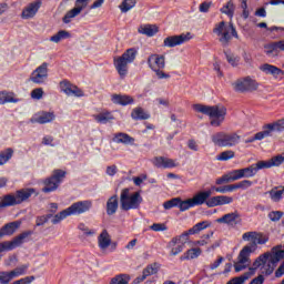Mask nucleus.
Instances as JSON below:
<instances>
[{"instance_id":"nucleus-1","label":"nucleus","mask_w":284,"mask_h":284,"mask_svg":"<svg viewBox=\"0 0 284 284\" xmlns=\"http://www.w3.org/2000/svg\"><path fill=\"white\" fill-rule=\"evenodd\" d=\"M243 241H250L252 244L244 246L234 263L235 272H243L252 264L250 256L258 250V245H265L270 241V236L258 232H246L242 235Z\"/></svg>"},{"instance_id":"nucleus-2","label":"nucleus","mask_w":284,"mask_h":284,"mask_svg":"<svg viewBox=\"0 0 284 284\" xmlns=\"http://www.w3.org/2000/svg\"><path fill=\"white\" fill-rule=\"evenodd\" d=\"M281 250H283V245H276L272 248V253L266 252L260 255L253 262V267H257V270L261 268L262 274L270 276L274 273V270H276V264L284 258Z\"/></svg>"},{"instance_id":"nucleus-3","label":"nucleus","mask_w":284,"mask_h":284,"mask_svg":"<svg viewBox=\"0 0 284 284\" xmlns=\"http://www.w3.org/2000/svg\"><path fill=\"white\" fill-rule=\"evenodd\" d=\"M193 110L209 116L213 128H221L227 115V109L223 105L193 104Z\"/></svg>"},{"instance_id":"nucleus-4","label":"nucleus","mask_w":284,"mask_h":284,"mask_svg":"<svg viewBox=\"0 0 284 284\" xmlns=\"http://www.w3.org/2000/svg\"><path fill=\"white\" fill-rule=\"evenodd\" d=\"M139 51L135 48L128 49L122 55L113 58V65L120 75V79H125L128 77V65L134 63Z\"/></svg>"},{"instance_id":"nucleus-5","label":"nucleus","mask_w":284,"mask_h":284,"mask_svg":"<svg viewBox=\"0 0 284 284\" xmlns=\"http://www.w3.org/2000/svg\"><path fill=\"white\" fill-rule=\"evenodd\" d=\"M32 194L39 195L36 189H21L16 191L14 194H7L0 202V207H13L14 205H21L26 203Z\"/></svg>"},{"instance_id":"nucleus-6","label":"nucleus","mask_w":284,"mask_h":284,"mask_svg":"<svg viewBox=\"0 0 284 284\" xmlns=\"http://www.w3.org/2000/svg\"><path fill=\"white\" fill-rule=\"evenodd\" d=\"M213 34H216L221 45L223 48H227L230 45V42L232 41V37L235 39H239V32H236V28H234V24L225 23V21H221L215 24L213 29Z\"/></svg>"},{"instance_id":"nucleus-7","label":"nucleus","mask_w":284,"mask_h":284,"mask_svg":"<svg viewBox=\"0 0 284 284\" xmlns=\"http://www.w3.org/2000/svg\"><path fill=\"white\" fill-rule=\"evenodd\" d=\"M141 203H143V197L141 193L135 192L130 194V189H123L120 194V207L124 212L130 210H139Z\"/></svg>"},{"instance_id":"nucleus-8","label":"nucleus","mask_w":284,"mask_h":284,"mask_svg":"<svg viewBox=\"0 0 284 284\" xmlns=\"http://www.w3.org/2000/svg\"><path fill=\"white\" fill-rule=\"evenodd\" d=\"M214 145L219 148H234L241 143V135L236 132H217L211 136Z\"/></svg>"},{"instance_id":"nucleus-9","label":"nucleus","mask_w":284,"mask_h":284,"mask_svg":"<svg viewBox=\"0 0 284 284\" xmlns=\"http://www.w3.org/2000/svg\"><path fill=\"white\" fill-rule=\"evenodd\" d=\"M148 65L150 70L155 73L158 79H170V73L163 71V69H165V55L156 53L151 54L148 58Z\"/></svg>"},{"instance_id":"nucleus-10","label":"nucleus","mask_w":284,"mask_h":284,"mask_svg":"<svg viewBox=\"0 0 284 284\" xmlns=\"http://www.w3.org/2000/svg\"><path fill=\"white\" fill-rule=\"evenodd\" d=\"M63 179H65V171L59 169L54 170L52 175L44 180V186L42 187V192H44V194H50V192H57Z\"/></svg>"},{"instance_id":"nucleus-11","label":"nucleus","mask_w":284,"mask_h":284,"mask_svg":"<svg viewBox=\"0 0 284 284\" xmlns=\"http://www.w3.org/2000/svg\"><path fill=\"white\" fill-rule=\"evenodd\" d=\"M32 234H34L32 231H24L16 236L12 241L0 243V252H11V250H16V247H21V245L26 243V239H30Z\"/></svg>"},{"instance_id":"nucleus-12","label":"nucleus","mask_w":284,"mask_h":284,"mask_svg":"<svg viewBox=\"0 0 284 284\" xmlns=\"http://www.w3.org/2000/svg\"><path fill=\"white\" fill-rule=\"evenodd\" d=\"M89 4L90 0H75L74 7L71 10L67 11L64 17L62 18V21L67 24L72 23V20L77 19V17H79V14H81V12H83Z\"/></svg>"},{"instance_id":"nucleus-13","label":"nucleus","mask_w":284,"mask_h":284,"mask_svg":"<svg viewBox=\"0 0 284 284\" xmlns=\"http://www.w3.org/2000/svg\"><path fill=\"white\" fill-rule=\"evenodd\" d=\"M233 89L235 92H254L258 90V83L250 77L241 78L233 83Z\"/></svg>"},{"instance_id":"nucleus-14","label":"nucleus","mask_w":284,"mask_h":284,"mask_svg":"<svg viewBox=\"0 0 284 284\" xmlns=\"http://www.w3.org/2000/svg\"><path fill=\"white\" fill-rule=\"evenodd\" d=\"M26 270H28V266L22 265L12 271H0V284H10L14 278L23 276V274H26Z\"/></svg>"},{"instance_id":"nucleus-15","label":"nucleus","mask_w":284,"mask_h":284,"mask_svg":"<svg viewBox=\"0 0 284 284\" xmlns=\"http://www.w3.org/2000/svg\"><path fill=\"white\" fill-rule=\"evenodd\" d=\"M90 210H92V201L85 200L73 203L67 209V212H69V216H79L90 212Z\"/></svg>"},{"instance_id":"nucleus-16","label":"nucleus","mask_w":284,"mask_h":284,"mask_svg":"<svg viewBox=\"0 0 284 284\" xmlns=\"http://www.w3.org/2000/svg\"><path fill=\"white\" fill-rule=\"evenodd\" d=\"M192 39L191 33H182L180 36H171L164 39L163 45L164 48H176V45H183V43H187Z\"/></svg>"},{"instance_id":"nucleus-17","label":"nucleus","mask_w":284,"mask_h":284,"mask_svg":"<svg viewBox=\"0 0 284 284\" xmlns=\"http://www.w3.org/2000/svg\"><path fill=\"white\" fill-rule=\"evenodd\" d=\"M206 227H207L206 222H200V223L195 224L189 231L182 233L180 236L173 237L171 243H172V245H179V243H181V239H183L184 241H187L190 235L199 234V232H202V230H205Z\"/></svg>"},{"instance_id":"nucleus-18","label":"nucleus","mask_w":284,"mask_h":284,"mask_svg":"<svg viewBox=\"0 0 284 284\" xmlns=\"http://www.w3.org/2000/svg\"><path fill=\"white\" fill-rule=\"evenodd\" d=\"M264 52L271 59L278 57L280 52H284V40L266 43Z\"/></svg>"},{"instance_id":"nucleus-19","label":"nucleus","mask_w":284,"mask_h":284,"mask_svg":"<svg viewBox=\"0 0 284 284\" xmlns=\"http://www.w3.org/2000/svg\"><path fill=\"white\" fill-rule=\"evenodd\" d=\"M45 79H48V62H43L32 72L30 81L41 84L45 82Z\"/></svg>"},{"instance_id":"nucleus-20","label":"nucleus","mask_w":284,"mask_h":284,"mask_svg":"<svg viewBox=\"0 0 284 284\" xmlns=\"http://www.w3.org/2000/svg\"><path fill=\"white\" fill-rule=\"evenodd\" d=\"M216 223H223L224 225H241L243 220L241 219V213H239V211H234L232 213L224 214L222 217H219Z\"/></svg>"},{"instance_id":"nucleus-21","label":"nucleus","mask_w":284,"mask_h":284,"mask_svg":"<svg viewBox=\"0 0 284 284\" xmlns=\"http://www.w3.org/2000/svg\"><path fill=\"white\" fill-rule=\"evenodd\" d=\"M60 90L61 92H64L67 97H83V91L68 80L60 82Z\"/></svg>"},{"instance_id":"nucleus-22","label":"nucleus","mask_w":284,"mask_h":284,"mask_svg":"<svg viewBox=\"0 0 284 284\" xmlns=\"http://www.w3.org/2000/svg\"><path fill=\"white\" fill-rule=\"evenodd\" d=\"M159 270H161V264H159V263H152V264L148 265L143 270L142 276L136 277L133 281V283L134 284L143 283V281H145V278H148V276H154V274H159Z\"/></svg>"},{"instance_id":"nucleus-23","label":"nucleus","mask_w":284,"mask_h":284,"mask_svg":"<svg viewBox=\"0 0 284 284\" xmlns=\"http://www.w3.org/2000/svg\"><path fill=\"white\" fill-rule=\"evenodd\" d=\"M264 136H272V132H284V119L276 120L263 126Z\"/></svg>"},{"instance_id":"nucleus-24","label":"nucleus","mask_w":284,"mask_h":284,"mask_svg":"<svg viewBox=\"0 0 284 284\" xmlns=\"http://www.w3.org/2000/svg\"><path fill=\"white\" fill-rule=\"evenodd\" d=\"M153 165L155 168L168 170L171 168H179V161L165 156H156L153 159Z\"/></svg>"},{"instance_id":"nucleus-25","label":"nucleus","mask_w":284,"mask_h":284,"mask_svg":"<svg viewBox=\"0 0 284 284\" xmlns=\"http://www.w3.org/2000/svg\"><path fill=\"white\" fill-rule=\"evenodd\" d=\"M41 8V0H36L31 3H29L21 13V17L23 19H34L37 17V12H39V9Z\"/></svg>"},{"instance_id":"nucleus-26","label":"nucleus","mask_w":284,"mask_h":284,"mask_svg":"<svg viewBox=\"0 0 284 284\" xmlns=\"http://www.w3.org/2000/svg\"><path fill=\"white\" fill-rule=\"evenodd\" d=\"M234 203V197L227 195H216L207 200V207H217L219 205H230Z\"/></svg>"},{"instance_id":"nucleus-27","label":"nucleus","mask_w":284,"mask_h":284,"mask_svg":"<svg viewBox=\"0 0 284 284\" xmlns=\"http://www.w3.org/2000/svg\"><path fill=\"white\" fill-rule=\"evenodd\" d=\"M212 196V191H201L196 193L192 199L191 202L193 203V207H196V205H203L204 203L207 205V201Z\"/></svg>"},{"instance_id":"nucleus-28","label":"nucleus","mask_w":284,"mask_h":284,"mask_svg":"<svg viewBox=\"0 0 284 284\" xmlns=\"http://www.w3.org/2000/svg\"><path fill=\"white\" fill-rule=\"evenodd\" d=\"M19 227H21V222L18 221L6 224L0 229V239H3V236H12Z\"/></svg>"},{"instance_id":"nucleus-29","label":"nucleus","mask_w":284,"mask_h":284,"mask_svg":"<svg viewBox=\"0 0 284 284\" xmlns=\"http://www.w3.org/2000/svg\"><path fill=\"white\" fill-rule=\"evenodd\" d=\"M256 270H257V267H255V266L250 267L248 272L244 273L241 276L233 277L226 284H244L245 281H248L250 278H252V276H254L256 274Z\"/></svg>"},{"instance_id":"nucleus-30","label":"nucleus","mask_w":284,"mask_h":284,"mask_svg":"<svg viewBox=\"0 0 284 284\" xmlns=\"http://www.w3.org/2000/svg\"><path fill=\"white\" fill-rule=\"evenodd\" d=\"M98 245L102 251H105L110 245H112V236H110L108 230H103L98 236Z\"/></svg>"},{"instance_id":"nucleus-31","label":"nucleus","mask_w":284,"mask_h":284,"mask_svg":"<svg viewBox=\"0 0 284 284\" xmlns=\"http://www.w3.org/2000/svg\"><path fill=\"white\" fill-rule=\"evenodd\" d=\"M261 72H264V74H271L275 79H278L281 74H284L283 70L280 68L272 65L270 63H264L260 67Z\"/></svg>"},{"instance_id":"nucleus-32","label":"nucleus","mask_w":284,"mask_h":284,"mask_svg":"<svg viewBox=\"0 0 284 284\" xmlns=\"http://www.w3.org/2000/svg\"><path fill=\"white\" fill-rule=\"evenodd\" d=\"M111 101L115 105H131V103H134V98L125 94H113Z\"/></svg>"},{"instance_id":"nucleus-33","label":"nucleus","mask_w":284,"mask_h":284,"mask_svg":"<svg viewBox=\"0 0 284 284\" xmlns=\"http://www.w3.org/2000/svg\"><path fill=\"white\" fill-rule=\"evenodd\" d=\"M267 194L273 203H281L284 199V186H275L271 189Z\"/></svg>"},{"instance_id":"nucleus-34","label":"nucleus","mask_w":284,"mask_h":284,"mask_svg":"<svg viewBox=\"0 0 284 284\" xmlns=\"http://www.w3.org/2000/svg\"><path fill=\"white\" fill-rule=\"evenodd\" d=\"M119 210V196L113 195L106 202V214L112 216V214H116Z\"/></svg>"},{"instance_id":"nucleus-35","label":"nucleus","mask_w":284,"mask_h":284,"mask_svg":"<svg viewBox=\"0 0 284 284\" xmlns=\"http://www.w3.org/2000/svg\"><path fill=\"white\" fill-rule=\"evenodd\" d=\"M138 32L140 34H145L146 37H154V34L159 32V27L154 24H144L138 29Z\"/></svg>"},{"instance_id":"nucleus-36","label":"nucleus","mask_w":284,"mask_h":284,"mask_svg":"<svg viewBox=\"0 0 284 284\" xmlns=\"http://www.w3.org/2000/svg\"><path fill=\"white\" fill-rule=\"evenodd\" d=\"M202 252L203 251L200 247L187 250L182 256H180V261H192L194 258H199Z\"/></svg>"},{"instance_id":"nucleus-37","label":"nucleus","mask_w":284,"mask_h":284,"mask_svg":"<svg viewBox=\"0 0 284 284\" xmlns=\"http://www.w3.org/2000/svg\"><path fill=\"white\" fill-rule=\"evenodd\" d=\"M114 143H123L124 145H132L134 143V138L128 135L126 133H116L113 138Z\"/></svg>"},{"instance_id":"nucleus-38","label":"nucleus","mask_w":284,"mask_h":284,"mask_svg":"<svg viewBox=\"0 0 284 284\" xmlns=\"http://www.w3.org/2000/svg\"><path fill=\"white\" fill-rule=\"evenodd\" d=\"M6 103H19V99L14 98V93H8L6 91L0 92V105Z\"/></svg>"},{"instance_id":"nucleus-39","label":"nucleus","mask_w":284,"mask_h":284,"mask_svg":"<svg viewBox=\"0 0 284 284\" xmlns=\"http://www.w3.org/2000/svg\"><path fill=\"white\" fill-rule=\"evenodd\" d=\"M52 121H54V113H50V112H44L40 114L38 118H36L34 120H32L33 123H40L41 125L45 123H52Z\"/></svg>"},{"instance_id":"nucleus-40","label":"nucleus","mask_w":284,"mask_h":284,"mask_svg":"<svg viewBox=\"0 0 284 284\" xmlns=\"http://www.w3.org/2000/svg\"><path fill=\"white\" fill-rule=\"evenodd\" d=\"M93 119L97 121V123H110V121H114V115L110 112H102L99 114L93 115Z\"/></svg>"},{"instance_id":"nucleus-41","label":"nucleus","mask_w":284,"mask_h":284,"mask_svg":"<svg viewBox=\"0 0 284 284\" xmlns=\"http://www.w3.org/2000/svg\"><path fill=\"white\" fill-rule=\"evenodd\" d=\"M70 37H72L70 34V31H67V30H60L58 31L55 34H53L51 38H50V41L52 43H61V41H63V39H70Z\"/></svg>"},{"instance_id":"nucleus-42","label":"nucleus","mask_w":284,"mask_h":284,"mask_svg":"<svg viewBox=\"0 0 284 284\" xmlns=\"http://www.w3.org/2000/svg\"><path fill=\"white\" fill-rule=\"evenodd\" d=\"M234 2L229 1L226 4L223 6V8L220 9V12H222V14H226L232 19V17H234Z\"/></svg>"},{"instance_id":"nucleus-43","label":"nucleus","mask_w":284,"mask_h":284,"mask_svg":"<svg viewBox=\"0 0 284 284\" xmlns=\"http://www.w3.org/2000/svg\"><path fill=\"white\" fill-rule=\"evenodd\" d=\"M134 6H136V0H123L119 8L121 12L125 13L130 12Z\"/></svg>"},{"instance_id":"nucleus-44","label":"nucleus","mask_w":284,"mask_h":284,"mask_svg":"<svg viewBox=\"0 0 284 284\" xmlns=\"http://www.w3.org/2000/svg\"><path fill=\"white\" fill-rule=\"evenodd\" d=\"M132 119L135 120H145L150 119V114L145 113L143 109L141 108H135L132 113H131Z\"/></svg>"},{"instance_id":"nucleus-45","label":"nucleus","mask_w":284,"mask_h":284,"mask_svg":"<svg viewBox=\"0 0 284 284\" xmlns=\"http://www.w3.org/2000/svg\"><path fill=\"white\" fill-rule=\"evenodd\" d=\"M241 172L243 174V179H252V176H256V166L253 164L251 166L241 169Z\"/></svg>"},{"instance_id":"nucleus-46","label":"nucleus","mask_w":284,"mask_h":284,"mask_svg":"<svg viewBox=\"0 0 284 284\" xmlns=\"http://www.w3.org/2000/svg\"><path fill=\"white\" fill-rule=\"evenodd\" d=\"M14 154V150L12 149H6L3 152L0 153V165H6V162L9 159H12V155Z\"/></svg>"},{"instance_id":"nucleus-47","label":"nucleus","mask_w":284,"mask_h":284,"mask_svg":"<svg viewBox=\"0 0 284 284\" xmlns=\"http://www.w3.org/2000/svg\"><path fill=\"white\" fill-rule=\"evenodd\" d=\"M225 57H226L227 63H230V65H232L233 68H236L239 63H241V57L232 52L225 53Z\"/></svg>"},{"instance_id":"nucleus-48","label":"nucleus","mask_w":284,"mask_h":284,"mask_svg":"<svg viewBox=\"0 0 284 284\" xmlns=\"http://www.w3.org/2000/svg\"><path fill=\"white\" fill-rule=\"evenodd\" d=\"M178 207L180 209V212H186L190 207H194V204L192 203V199L182 201L181 197H179Z\"/></svg>"},{"instance_id":"nucleus-49","label":"nucleus","mask_w":284,"mask_h":284,"mask_svg":"<svg viewBox=\"0 0 284 284\" xmlns=\"http://www.w3.org/2000/svg\"><path fill=\"white\" fill-rule=\"evenodd\" d=\"M236 156V153L232 150H226L216 156L217 161H230Z\"/></svg>"},{"instance_id":"nucleus-50","label":"nucleus","mask_w":284,"mask_h":284,"mask_svg":"<svg viewBox=\"0 0 284 284\" xmlns=\"http://www.w3.org/2000/svg\"><path fill=\"white\" fill-rule=\"evenodd\" d=\"M68 216H70V213L67 210L61 211L60 213L55 214L53 216V219L51 220V223H53V225H57L59 223H61V221H63V219H68Z\"/></svg>"},{"instance_id":"nucleus-51","label":"nucleus","mask_w":284,"mask_h":284,"mask_svg":"<svg viewBox=\"0 0 284 284\" xmlns=\"http://www.w3.org/2000/svg\"><path fill=\"white\" fill-rule=\"evenodd\" d=\"M128 283H130V276L118 275L111 280L110 284H128Z\"/></svg>"},{"instance_id":"nucleus-52","label":"nucleus","mask_w":284,"mask_h":284,"mask_svg":"<svg viewBox=\"0 0 284 284\" xmlns=\"http://www.w3.org/2000/svg\"><path fill=\"white\" fill-rule=\"evenodd\" d=\"M213 190L219 192L220 194H225L226 192H234V190H236V185L230 184L226 186H217V187H213Z\"/></svg>"},{"instance_id":"nucleus-53","label":"nucleus","mask_w":284,"mask_h":284,"mask_svg":"<svg viewBox=\"0 0 284 284\" xmlns=\"http://www.w3.org/2000/svg\"><path fill=\"white\" fill-rule=\"evenodd\" d=\"M214 233H209V234H205L202 236L201 240L199 241H195L193 242V245H200V246H203V245H207L210 243V239H212Z\"/></svg>"},{"instance_id":"nucleus-54","label":"nucleus","mask_w":284,"mask_h":284,"mask_svg":"<svg viewBox=\"0 0 284 284\" xmlns=\"http://www.w3.org/2000/svg\"><path fill=\"white\" fill-rule=\"evenodd\" d=\"M181 241H182V244H179L178 246H175L171 242V245H172L171 256H176L178 254H181V252H183V245L185 244L186 241L184 239H181Z\"/></svg>"},{"instance_id":"nucleus-55","label":"nucleus","mask_w":284,"mask_h":284,"mask_svg":"<svg viewBox=\"0 0 284 284\" xmlns=\"http://www.w3.org/2000/svg\"><path fill=\"white\" fill-rule=\"evenodd\" d=\"M252 181L243 180L241 182L235 183V190H248V187H252Z\"/></svg>"},{"instance_id":"nucleus-56","label":"nucleus","mask_w":284,"mask_h":284,"mask_svg":"<svg viewBox=\"0 0 284 284\" xmlns=\"http://www.w3.org/2000/svg\"><path fill=\"white\" fill-rule=\"evenodd\" d=\"M254 165H255L256 172H258V170H267V169L272 168V162H271V160L260 161V162L255 163Z\"/></svg>"},{"instance_id":"nucleus-57","label":"nucleus","mask_w":284,"mask_h":284,"mask_svg":"<svg viewBox=\"0 0 284 284\" xmlns=\"http://www.w3.org/2000/svg\"><path fill=\"white\" fill-rule=\"evenodd\" d=\"M163 207L164 210H172V207H179V197H174L164 202Z\"/></svg>"},{"instance_id":"nucleus-58","label":"nucleus","mask_w":284,"mask_h":284,"mask_svg":"<svg viewBox=\"0 0 284 284\" xmlns=\"http://www.w3.org/2000/svg\"><path fill=\"white\" fill-rule=\"evenodd\" d=\"M150 230H152L153 232H166L168 225H165V223H153L150 226Z\"/></svg>"},{"instance_id":"nucleus-59","label":"nucleus","mask_w":284,"mask_h":284,"mask_svg":"<svg viewBox=\"0 0 284 284\" xmlns=\"http://www.w3.org/2000/svg\"><path fill=\"white\" fill-rule=\"evenodd\" d=\"M263 139H266L265 133L260 131L253 138L245 140V143H254V141H263Z\"/></svg>"},{"instance_id":"nucleus-60","label":"nucleus","mask_w":284,"mask_h":284,"mask_svg":"<svg viewBox=\"0 0 284 284\" xmlns=\"http://www.w3.org/2000/svg\"><path fill=\"white\" fill-rule=\"evenodd\" d=\"M229 175L231 176V181H239L243 179V172L241 171V169L229 172Z\"/></svg>"},{"instance_id":"nucleus-61","label":"nucleus","mask_w":284,"mask_h":284,"mask_svg":"<svg viewBox=\"0 0 284 284\" xmlns=\"http://www.w3.org/2000/svg\"><path fill=\"white\" fill-rule=\"evenodd\" d=\"M270 161H271L272 168H278V165H283V163H284L281 154L273 156Z\"/></svg>"},{"instance_id":"nucleus-62","label":"nucleus","mask_w":284,"mask_h":284,"mask_svg":"<svg viewBox=\"0 0 284 284\" xmlns=\"http://www.w3.org/2000/svg\"><path fill=\"white\" fill-rule=\"evenodd\" d=\"M51 217H52V215L37 217V220H36L37 227H41V225H45L48 220H50Z\"/></svg>"},{"instance_id":"nucleus-63","label":"nucleus","mask_w":284,"mask_h":284,"mask_svg":"<svg viewBox=\"0 0 284 284\" xmlns=\"http://www.w3.org/2000/svg\"><path fill=\"white\" fill-rule=\"evenodd\" d=\"M268 217L272 221H281V219H283V212L281 211H273L268 214Z\"/></svg>"},{"instance_id":"nucleus-64","label":"nucleus","mask_w":284,"mask_h":284,"mask_svg":"<svg viewBox=\"0 0 284 284\" xmlns=\"http://www.w3.org/2000/svg\"><path fill=\"white\" fill-rule=\"evenodd\" d=\"M31 97L33 99H37L38 101L40 99H43V89L41 88H38V89H34L32 92H31Z\"/></svg>"}]
</instances>
